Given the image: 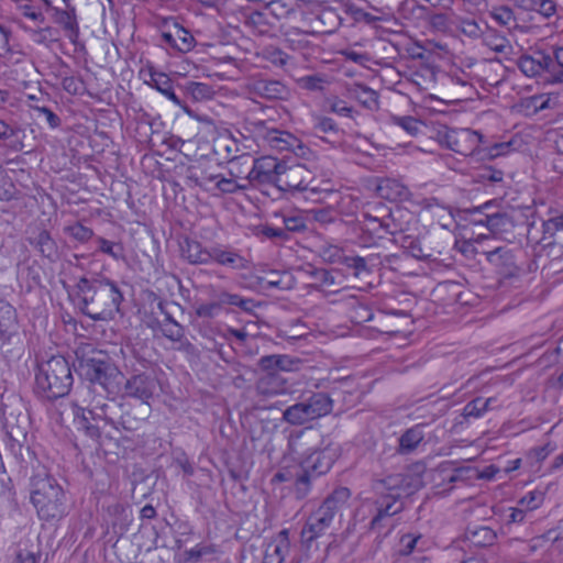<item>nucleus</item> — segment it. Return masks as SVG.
<instances>
[{"label": "nucleus", "instance_id": "f257e3e1", "mask_svg": "<svg viewBox=\"0 0 563 563\" xmlns=\"http://www.w3.org/2000/svg\"><path fill=\"white\" fill-rule=\"evenodd\" d=\"M79 308L93 321L113 320L123 314V292L118 283L108 277H81L77 283Z\"/></svg>", "mask_w": 563, "mask_h": 563}, {"label": "nucleus", "instance_id": "f03ea898", "mask_svg": "<svg viewBox=\"0 0 563 563\" xmlns=\"http://www.w3.org/2000/svg\"><path fill=\"white\" fill-rule=\"evenodd\" d=\"M78 366L76 371L93 389L103 393L107 398L114 399L121 391L122 373L111 357L101 350L76 353Z\"/></svg>", "mask_w": 563, "mask_h": 563}, {"label": "nucleus", "instance_id": "7ed1b4c3", "mask_svg": "<svg viewBox=\"0 0 563 563\" xmlns=\"http://www.w3.org/2000/svg\"><path fill=\"white\" fill-rule=\"evenodd\" d=\"M71 365L62 355L37 364L34 393L42 400L54 401L67 396L73 387Z\"/></svg>", "mask_w": 563, "mask_h": 563}, {"label": "nucleus", "instance_id": "20e7f679", "mask_svg": "<svg viewBox=\"0 0 563 563\" xmlns=\"http://www.w3.org/2000/svg\"><path fill=\"white\" fill-rule=\"evenodd\" d=\"M31 503L43 521L59 520L67 515V496L56 478L46 472L31 477Z\"/></svg>", "mask_w": 563, "mask_h": 563}, {"label": "nucleus", "instance_id": "39448f33", "mask_svg": "<svg viewBox=\"0 0 563 563\" xmlns=\"http://www.w3.org/2000/svg\"><path fill=\"white\" fill-rule=\"evenodd\" d=\"M0 417L10 451L15 457L25 461L24 453L32 455L33 452H31L29 445H25L30 417L25 411L22 399L14 395L7 397L5 400L2 399Z\"/></svg>", "mask_w": 563, "mask_h": 563}, {"label": "nucleus", "instance_id": "423d86ee", "mask_svg": "<svg viewBox=\"0 0 563 563\" xmlns=\"http://www.w3.org/2000/svg\"><path fill=\"white\" fill-rule=\"evenodd\" d=\"M321 435L312 430L299 431L289 437L288 446L292 455L300 461V468L320 477L333 465V455L327 449H320Z\"/></svg>", "mask_w": 563, "mask_h": 563}, {"label": "nucleus", "instance_id": "0eeeda50", "mask_svg": "<svg viewBox=\"0 0 563 563\" xmlns=\"http://www.w3.org/2000/svg\"><path fill=\"white\" fill-rule=\"evenodd\" d=\"M350 497L349 488L339 487L327 496L318 509L310 514L300 532L301 541L306 547L310 548L314 540L325 533Z\"/></svg>", "mask_w": 563, "mask_h": 563}, {"label": "nucleus", "instance_id": "6e6552de", "mask_svg": "<svg viewBox=\"0 0 563 563\" xmlns=\"http://www.w3.org/2000/svg\"><path fill=\"white\" fill-rule=\"evenodd\" d=\"M299 360H292L287 355H264L258 361L261 374L256 382V390L264 396L279 395L287 391V379L282 372L295 369Z\"/></svg>", "mask_w": 563, "mask_h": 563}, {"label": "nucleus", "instance_id": "1a4fd4ad", "mask_svg": "<svg viewBox=\"0 0 563 563\" xmlns=\"http://www.w3.org/2000/svg\"><path fill=\"white\" fill-rule=\"evenodd\" d=\"M333 409V400L322 391L301 396L300 400L283 411V419L292 424L301 426L329 415Z\"/></svg>", "mask_w": 563, "mask_h": 563}, {"label": "nucleus", "instance_id": "9d476101", "mask_svg": "<svg viewBox=\"0 0 563 563\" xmlns=\"http://www.w3.org/2000/svg\"><path fill=\"white\" fill-rule=\"evenodd\" d=\"M439 142L449 150L463 156L482 155V145L484 136L471 129H448L438 132Z\"/></svg>", "mask_w": 563, "mask_h": 563}, {"label": "nucleus", "instance_id": "9b49d317", "mask_svg": "<svg viewBox=\"0 0 563 563\" xmlns=\"http://www.w3.org/2000/svg\"><path fill=\"white\" fill-rule=\"evenodd\" d=\"M157 384V379L148 373H134L124 383V395L141 400V408L148 413L150 400L154 397Z\"/></svg>", "mask_w": 563, "mask_h": 563}, {"label": "nucleus", "instance_id": "f8f14e48", "mask_svg": "<svg viewBox=\"0 0 563 563\" xmlns=\"http://www.w3.org/2000/svg\"><path fill=\"white\" fill-rule=\"evenodd\" d=\"M312 173L303 164L288 165L283 162V168L277 177L276 187L282 191H305L312 181Z\"/></svg>", "mask_w": 563, "mask_h": 563}, {"label": "nucleus", "instance_id": "ddd939ff", "mask_svg": "<svg viewBox=\"0 0 563 563\" xmlns=\"http://www.w3.org/2000/svg\"><path fill=\"white\" fill-rule=\"evenodd\" d=\"M26 241L37 254L49 263L60 258V249L51 232L43 227L30 228L26 231Z\"/></svg>", "mask_w": 563, "mask_h": 563}, {"label": "nucleus", "instance_id": "4468645a", "mask_svg": "<svg viewBox=\"0 0 563 563\" xmlns=\"http://www.w3.org/2000/svg\"><path fill=\"white\" fill-rule=\"evenodd\" d=\"M415 478L411 475L393 474L375 483V489L383 496L401 499L409 496L416 489Z\"/></svg>", "mask_w": 563, "mask_h": 563}, {"label": "nucleus", "instance_id": "2eb2a0df", "mask_svg": "<svg viewBox=\"0 0 563 563\" xmlns=\"http://www.w3.org/2000/svg\"><path fill=\"white\" fill-rule=\"evenodd\" d=\"M282 168L283 162H279L276 157L269 154L255 158L253 168L249 172V183H272L276 185L277 177Z\"/></svg>", "mask_w": 563, "mask_h": 563}, {"label": "nucleus", "instance_id": "dca6fc26", "mask_svg": "<svg viewBox=\"0 0 563 563\" xmlns=\"http://www.w3.org/2000/svg\"><path fill=\"white\" fill-rule=\"evenodd\" d=\"M550 56L545 51H536L532 55H522L517 60L518 68L528 77L541 76L547 82Z\"/></svg>", "mask_w": 563, "mask_h": 563}, {"label": "nucleus", "instance_id": "f3484780", "mask_svg": "<svg viewBox=\"0 0 563 563\" xmlns=\"http://www.w3.org/2000/svg\"><path fill=\"white\" fill-rule=\"evenodd\" d=\"M75 422L78 429L82 430L86 435L97 441L100 445L103 444L101 440V422L107 424L109 419L102 418L100 415L95 413L92 410H85L78 408L75 413Z\"/></svg>", "mask_w": 563, "mask_h": 563}, {"label": "nucleus", "instance_id": "a211bd4d", "mask_svg": "<svg viewBox=\"0 0 563 563\" xmlns=\"http://www.w3.org/2000/svg\"><path fill=\"white\" fill-rule=\"evenodd\" d=\"M486 260L495 266L499 274L505 277L518 275L519 267L515 263L512 251L506 246H499L493 251L485 252Z\"/></svg>", "mask_w": 563, "mask_h": 563}, {"label": "nucleus", "instance_id": "6ab92c4d", "mask_svg": "<svg viewBox=\"0 0 563 563\" xmlns=\"http://www.w3.org/2000/svg\"><path fill=\"white\" fill-rule=\"evenodd\" d=\"M249 230L261 242L269 241L275 245L287 242L286 233L282 231L280 227L261 222L256 213L249 218Z\"/></svg>", "mask_w": 563, "mask_h": 563}, {"label": "nucleus", "instance_id": "aec40b11", "mask_svg": "<svg viewBox=\"0 0 563 563\" xmlns=\"http://www.w3.org/2000/svg\"><path fill=\"white\" fill-rule=\"evenodd\" d=\"M254 93L265 99H284L288 90L278 80L252 79L249 81V95Z\"/></svg>", "mask_w": 563, "mask_h": 563}, {"label": "nucleus", "instance_id": "412c9836", "mask_svg": "<svg viewBox=\"0 0 563 563\" xmlns=\"http://www.w3.org/2000/svg\"><path fill=\"white\" fill-rule=\"evenodd\" d=\"M376 192L380 198L389 201H404L410 196L408 187L393 178H378Z\"/></svg>", "mask_w": 563, "mask_h": 563}, {"label": "nucleus", "instance_id": "4be33fe9", "mask_svg": "<svg viewBox=\"0 0 563 563\" xmlns=\"http://www.w3.org/2000/svg\"><path fill=\"white\" fill-rule=\"evenodd\" d=\"M249 123L251 124V128H249V133H251L249 139L251 137L254 143V146L249 143V151L253 153L266 151L274 125H268V122L265 120H252ZM269 123L273 124L274 122L271 121Z\"/></svg>", "mask_w": 563, "mask_h": 563}, {"label": "nucleus", "instance_id": "5701e85b", "mask_svg": "<svg viewBox=\"0 0 563 563\" xmlns=\"http://www.w3.org/2000/svg\"><path fill=\"white\" fill-rule=\"evenodd\" d=\"M464 538L474 547L487 548L496 542L497 533L489 527L473 525L466 528Z\"/></svg>", "mask_w": 563, "mask_h": 563}, {"label": "nucleus", "instance_id": "b1692460", "mask_svg": "<svg viewBox=\"0 0 563 563\" xmlns=\"http://www.w3.org/2000/svg\"><path fill=\"white\" fill-rule=\"evenodd\" d=\"M312 134L321 140L334 143L340 136V129L332 118L324 115L313 117Z\"/></svg>", "mask_w": 563, "mask_h": 563}, {"label": "nucleus", "instance_id": "393cba45", "mask_svg": "<svg viewBox=\"0 0 563 563\" xmlns=\"http://www.w3.org/2000/svg\"><path fill=\"white\" fill-rule=\"evenodd\" d=\"M151 81L153 86L175 104L181 107L189 115L192 114L191 110L187 106H183L181 100L175 93L173 88L172 79L164 73L151 69Z\"/></svg>", "mask_w": 563, "mask_h": 563}, {"label": "nucleus", "instance_id": "a878e982", "mask_svg": "<svg viewBox=\"0 0 563 563\" xmlns=\"http://www.w3.org/2000/svg\"><path fill=\"white\" fill-rule=\"evenodd\" d=\"M24 130L16 123H9L0 119V140L8 142V146L20 152L24 148Z\"/></svg>", "mask_w": 563, "mask_h": 563}, {"label": "nucleus", "instance_id": "bb28decb", "mask_svg": "<svg viewBox=\"0 0 563 563\" xmlns=\"http://www.w3.org/2000/svg\"><path fill=\"white\" fill-rule=\"evenodd\" d=\"M66 2V10L55 9V22L60 24L64 30L67 32V37L75 43L79 35V27L76 20L75 8L68 4L69 0H64Z\"/></svg>", "mask_w": 563, "mask_h": 563}, {"label": "nucleus", "instance_id": "cd10ccee", "mask_svg": "<svg viewBox=\"0 0 563 563\" xmlns=\"http://www.w3.org/2000/svg\"><path fill=\"white\" fill-rule=\"evenodd\" d=\"M183 256L191 264H207L212 261L211 251L202 247L201 243L195 240H186L181 246Z\"/></svg>", "mask_w": 563, "mask_h": 563}, {"label": "nucleus", "instance_id": "c85d7f7f", "mask_svg": "<svg viewBox=\"0 0 563 563\" xmlns=\"http://www.w3.org/2000/svg\"><path fill=\"white\" fill-rule=\"evenodd\" d=\"M485 225L492 233L499 234L509 232L515 223L509 213L497 211L485 216Z\"/></svg>", "mask_w": 563, "mask_h": 563}, {"label": "nucleus", "instance_id": "c756f323", "mask_svg": "<svg viewBox=\"0 0 563 563\" xmlns=\"http://www.w3.org/2000/svg\"><path fill=\"white\" fill-rule=\"evenodd\" d=\"M255 60L263 66L262 62H269L274 66H284L287 63L288 55L273 45L257 47L254 52Z\"/></svg>", "mask_w": 563, "mask_h": 563}, {"label": "nucleus", "instance_id": "7c9ffc66", "mask_svg": "<svg viewBox=\"0 0 563 563\" xmlns=\"http://www.w3.org/2000/svg\"><path fill=\"white\" fill-rule=\"evenodd\" d=\"M550 56L547 82L563 84V46L553 47Z\"/></svg>", "mask_w": 563, "mask_h": 563}, {"label": "nucleus", "instance_id": "2f4dec72", "mask_svg": "<svg viewBox=\"0 0 563 563\" xmlns=\"http://www.w3.org/2000/svg\"><path fill=\"white\" fill-rule=\"evenodd\" d=\"M276 218H280L283 222V227H280L282 231L286 233L287 241L290 240L292 233H301L308 230V219L303 214H275Z\"/></svg>", "mask_w": 563, "mask_h": 563}, {"label": "nucleus", "instance_id": "473e14b6", "mask_svg": "<svg viewBox=\"0 0 563 563\" xmlns=\"http://www.w3.org/2000/svg\"><path fill=\"white\" fill-rule=\"evenodd\" d=\"M423 426L417 424L408 430H406L401 437L399 438V449L400 453H410L412 452L419 443L423 440Z\"/></svg>", "mask_w": 563, "mask_h": 563}, {"label": "nucleus", "instance_id": "72a5a7b5", "mask_svg": "<svg viewBox=\"0 0 563 563\" xmlns=\"http://www.w3.org/2000/svg\"><path fill=\"white\" fill-rule=\"evenodd\" d=\"M297 143L298 140L292 134L289 132L279 131L274 126L273 131L271 132V139L268 140L267 148L276 150L278 152L292 151Z\"/></svg>", "mask_w": 563, "mask_h": 563}, {"label": "nucleus", "instance_id": "f704fd0d", "mask_svg": "<svg viewBox=\"0 0 563 563\" xmlns=\"http://www.w3.org/2000/svg\"><path fill=\"white\" fill-rule=\"evenodd\" d=\"M353 97L366 109H378V93L363 84H355L351 90Z\"/></svg>", "mask_w": 563, "mask_h": 563}, {"label": "nucleus", "instance_id": "c9c22d12", "mask_svg": "<svg viewBox=\"0 0 563 563\" xmlns=\"http://www.w3.org/2000/svg\"><path fill=\"white\" fill-rule=\"evenodd\" d=\"M400 245L410 256L417 260L427 261L433 258V254L424 249L421 241L417 238L404 235L401 236Z\"/></svg>", "mask_w": 563, "mask_h": 563}, {"label": "nucleus", "instance_id": "e433bc0d", "mask_svg": "<svg viewBox=\"0 0 563 563\" xmlns=\"http://www.w3.org/2000/svg\"><path fill=\"white\" fill-rule=\"evenodd\" d=\"M16 311L15 309L5 301H0V332L11 334L15 332Z\"/></svg>", "mask_w": 563, "mask_h": 563}, {"label": "nucleus", "instance_id": "4c0bfd02", "mask_svg": "<svg viewBox=\"0 0 563 563\" xmlns=\"http://www.w3.org/2000/svg\"><path fill=\"white\" fill-rule=\"evenodd\" d=\"M261 323L260 317L253 312L251 309H249V336H252V342L249 341V354L250 353H258V344L257 341H261L264 345H269V341H267L264 336H262L261 332H253L252 325H256L257 328L265 327L268 328V325L265 322Z\"/></svg>", "mask_w": 563, "mask_h": 563}, {"label": "nucleus", "instance_id": "58836bf2", "mask_svg": "<svg viewBox=\"0 0 563 563\" xmlns=\"http://www.w3.org/2000/svg\"><path fill=\"white\" fill-rule=\"evenodd\" d=\"M375 505L376 514L383 515L388 520L404 509V505L400 499L383 495H380V497L375 501Z\"/></svg>", "mask_w": 563, "mask_h": 563}, {"label": "nucleus", "instance_id": "ea45409f", "mask_svg": "<svg viewBox=\"0 0 563 563\" xmlns=\"http://www.w3.org/2000/svg\"><path fill=\"white\" fill-rule=\"evenodd\" d=\"M155 325L159 327L163 335L173 342H179L184 338V328L173 316H167V322L161 323L158 320H155L151 327L155 329Z\"/></svg>", "mask_w": 563, "mask_h": 563}, {"label": "nucleus", "instance_id": "a19ab883", "mask_svg": "<svg viewBox=\"0 0 563 563\" xmlns=\"http://www.w3.org/2000/svg\"><path fill=\"white\" fill-rule=\"evenodd\" d=\"M184 88L186 95L195 101L210 100L214 96L212 86L205 82L188 81Z\"/></svg>", "mask_w": 563, "mask_h": 563}, {"label": "nucleus", "instance_id": "79ce46f5", "mask_svg": "<svg viewBox=\"0 0 563 563\" xmlns=\"http://www.w3.org/2000/svg\"><path fill=\"white\" fill-rule=\"evenodd\" d=\"M265 13L258 9L249 7V33L254 35H266L271 31V25L264 19Z\"/></svg>", "mask_w": 563, "mask_h": 563}, {"label": "nucleus", "instance_id": "37998d69", "mask_svg": "<svg viewBox=\"0 0 563 563\" xmlns=\"http://www.w3.org/2000/svg\"><path fill=\"white\" fill-rule=\"evenodd\" d=\"M314 475L306 472L300 468V472L297 474L296 479L294 482V493L297 499L306 498L310 490L312 483L317 479Z\"/></svg>", "mask_w": 563, "mask_h": 563}, {"label": "nucleus", "instance_id": "c03bdc74", "mask_svg": "<svg viewBox=\"0 0 563 563\" xmlns=\"http://www.w3.org/2000/svg\"><path fill=\"white\" fill-rule=\"evenodd\" d=\"M543 236L541 241H548V244H552L553 242L550 239L554 238L556 234L562 239L563 234V212L556 217L550 218L547 221H543Z\"/></svg>", "mask_w": 563, "mask_h": 563}, {"label": "nucleus", "instance_id": "a18cd8bd", "mask_svg": "<svg viewBox=\"0 0 563 563\" xmlns=\"http://www.w3.org/2000/svg\"><path fill=\"white\" fill-rule=\"evenodd\" d=\"M493 398H481L477 397L470 402H467L463 409V416L465 418H479L482 417L489 408L490 404L493 402Z\"/></svg>", "mask_w": 563, "mask_h": 563}, {"label": "nucleus", "instance_id": "49530a36", "mask_svg": "<svg viewBox=\"0 0 563 563\" xmlns=\"http://www.w3.org/2000/svg\"><path fill=\"white\" fill-rule=\"evenodd\" d=\"M98 250L115 261L124 260V247L121 243L111 242L102 236L96 239Z\"/></svg>", "mask_w": 563, "mask_h": 563}, {"label": "nucleus", "instance_id": "de8ad7c7", "mask_svg": "<svg viewBox=\"0 0 563 563\" xmlns=\"http://www.w3.org/2000/svg\"><path fill=\"white\" fill-rule=\"evenodd\" d=\"M142 417L136 418L131 415L130 411H124L120 419L114 422L112 419H109V422L112 423L115 429H119L120 427L126 431H134L137 430L141 426V423L145 420V417L147 413H145V410L142 409Z\"/></svg>", "mask_w": 563, "mask_h": 563}, {"label": "nucleus", "instance_id": "09e8293b", "mask_svg": "<svg viewBox=\"0 0 563 563\" xmlns=\"http://www.w3.org/2000/svg\"><path fill=\"white\" fill-rule=\"evenodd\" d=\"M511 142H496L494 144H487L486 142L482 145L481 159L489 158L494 159L498 156L506 155L510 152Z\"/></svg>", "mask_w": 563, "mask_h": 563}, {"label": "nucleus", "instance_id": "8fccbe9b", "mask_svg": "<svg viewBox=\"0 0 563 563\" xmlns=\"http://www.w3.org/2000/svg\"><path fill=\"white\" fill-rule=\"evenodd\" d=\"M15 197L16 188L7 172L0 166V200L10 201Z\"/></svg>", "mask_w": 563, "mask_h": 563}, {"label": "nucleus", "instance_id": "3c124183", "mask_svg": "<svg viewBox=\"0 0 563 563\" xmlns=\"http://www.w3.org/2000/svg\"><path fill=\"white\" fill-rule=\"evenodd\" d=\"M276 282L267 280L265 271L261 273L252 272L249 273V289H255L257 291L271 290V285H275Z\"/></svg>", "mask_w": 563, "mask_h": 563}, {"label": "nucleus", "instance_id": "603ef678", "mask_svg": "<svg viewBox=\"0 0 563 563\" xmlns=\"http://www.w3.org/2000/svg\"><path fill=\"white\" fill-rule=\"evenodd\" d=\"M65 232L81 243L88 242L93 238V231L90 228L82 225L80 222L66 227Z\"/></svg>", "mask_w": 563, "mask_h": 563}, {"label": "nucleus", "instance_id": "864d4df0", "mask_svg": "<svg viewBox=\"0 0 563 563\" xmlns=\"http://www.w3.org/2000/svg\"><path fill=\"white\" fill-rule=\"evenodd\" d=\"M489 14L501 26H509L516 22L514 11L506 5L493 8Z\"/></svg>", "mask_w": 563, "mask_h": 563}, {"label": "nucleus", "instance_id": "5fc2aeb1", "mask_svg": "<svg viewBox=\"0 0 563 563\" xmlns=\"http://www.w3.org/2000/svg\"><path fill=\"white\" fill-rule=\"evenodd\" d=\"M394 122L411 136L417 135L423 125L421 121L413 117H395Z\"/></svg>", "mask_w": 563, "mask_h": 563}, {"label": "nucleus", "instance_id": "6e6d98bb", "mask_svg": "<svg viewBox=\"0 0 563 563\" xmlns=\"http://www.w3.org/2000/svg\"><path fill=\"white\" fill-rule=\"evenodd\" d=\"M176 48L180 52H188L192 48L195 38L185 29L179 27L176 30Z\"/></svg>", "mask_w": 563, "mask_h": 563}, {"label": "nucleus", "instance_id": "4d7b16f0", "mask_svg": "<svg viewBox=\"0 0 563 563\" xmlns=\"http://www.w3.org/2000/svg\"><path fill=\"white\" fill-rule=\"evenodd\" d=\"M189 179L194 180L197 185H206L208 181H213L218 176L208 174L206 170L198 166H190L188 168Z\"/></svg>", "mask_w": 563, "mask_h": 563}, {"label": "nucleus", "instance_id": "13d9d810", "mask_svg": "<svg viewBox=\"0 0 563 563\" xmlns=\"http://www.w3.org/2000/svg\"><path fill=\"white\" fill-rule=\"evenodd\" d=\"M485 43L497 53H504L507 48H510L508 40L497 33L487 35L485 37Z\"/></svg>", "mask_w": 563, "mask_h": 563}, {"label": "nucleus", "instance_id": "bf43d9fd", "mask_svg": "<svg viewBox=\"0 0 563 563\" xmlns=\"http://www.w3.org/2000/svg\"><path fill=\"white\" fill-rule=\"evenodd\" d=\"M342 264L349 268L354 269V275L358 276L362 272H367L366 260L361 256H345L342 258Z\"/></svg>", "mask_w": 563, "mask_h": 563}, {"label": "nucleus", "instance_id": "052dcab7", "mask_svg": "<svg viewBox=\"0 0 563 563\" xmlns=\"http://www.w3.org/2000/svg\"><path fill=\"white\" fill-rule=\"evenodd\" d=\"M219 301L221 303V307L229 305V306H238L242 310L246 311V299L242 298L239 295L235 294H229V292H221L218 296Z\"/></svg>", "mask_w": 563, "mask_h": 563}, {"label": "nucleus", "instance_id": "680f3d73", "mask_svg": "<svg viewBox=\"0 0 563 563\" xmlns=\"http://www.w3.org/2000/svg\"><path fill=\"white\" fill-rule=\"evenodd\" d=\"M0 495L8 500H13L14 497L12 479L7 475L5 468L0 472Z\"/></svg>", "mask_w": 563, "mask_h": 563}, {"label": "nucleus", "instance_id": "e2e57ef3", "mask_svg": "<svg viewBox=\"0 0 563 563\" xmlns=\"http://www.w3.org/2000/svg\"><path fill=\"white\" fill-rule=\"evenodd\" d=\"M82 80L74 76H65L62 79V87L70 95H78L82 89Z\"/></svg>", "mask_w": 563, "mask_h": 563}, {"label": "nucleus", "instance_id": "0e129e2a", "mask_svg": "<svg viewBox=\"0 0 563 563\" xmlns=\"http://www.w3.org/2000/svg\"><path fill=\"white\" fill-rule=\"evenodd\" d=\"M221 309L219 299L213 302L203 303L196 308V314L199 318H212Z\"/></svg>", "mask_w": 563, "mask_h": 563}, {"label": "nucleus", "instance_id": "69168bd1", "mask_svg": "<svg viewBox=\"0 0 563 563\" xmlns=\"http://www.w3.org/2000/svg\"><path fill=\"white\" fill-rule=\"evenodd\" d=\"M420 538H421V536L415 537L410 533L404 534L400 539V543H401L400 554H402V555L411 554Z\"/></svg>", "mask_w": 563, "mask_h": 563}, {"label": "nucleus", "instance_id": "338daca9", "mask_svg": "<svg viewBox=\"0 0 563 563\" xmlns=\"http://www.w3.org/2000/svg\"><path fill=\"white\" fill-rule=\"evenodd\" d=\"M302 88L317 91L322 89L323 79L316 75L305 76L299 80Z\"/></svg>", "mask_w": 563, "mask_h": 563}, {"label": "nucleus", "instance_id": "774afa93", "mask_svg": "<svg viewBox=\"0 0 563 563\" xmlns=\"http://www.w3.org/2000/svg\"><path fill=\"white\" fill-rule=\"evenodd\" d=\"M537 10L544 18L549 19L556 12V4L553 0H537Z\"/></svg>", "mask_w": 563, "mask_h": 563}]
</instances>
